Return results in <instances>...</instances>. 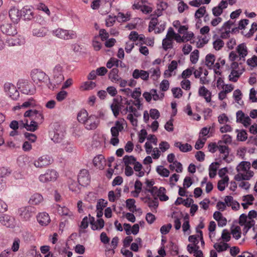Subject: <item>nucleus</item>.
<instances>
[{"mask_svg":"<svg viewBox=\"0 0 257 257\" xmlns=\"http://www.w3.org/2000/svg\"><path fill=\"white\" fill-rule=\"evenodd\" d=\"M23 16L25 20H30L33 18L32 9L28 6L24 7L21 10V16Z\"/></svg>","mask_w":257,"mask_h":257,"instance_id":"nucleus-19","label":"nucleus"},{"mask_svg":"<svg viewBox=\"0 0 257 257\" xmlns=\"http://www.w3.org/2000/svg\"><path fill=\"white\" fill-rule=\"evenodd\" d=\"M172 227V225L171 223L163 225L160 228V232L162 234H166L170 231Z\"/></svg>","mask_w":257,"mask_h":257,"instance_id":"nucleus-51","label":"nucleus"},{"mask_svg":"<svg viewBox=\"0 0 257 257\" xmlns=\"http://www.w3.org/2000/svg\"><path fill=\"white\" fill-rule=\"evenodd\" d=\"M104 162V157L102 155H99L95 157L93 160L94 165L101 169L103 168V164Z\"/></svg>","mask_w":257,"mask_h":257,"instance_id":"nucleus-26","label":"nucleus"},{"mask_svg":"<svg viewBox=\"0 0 257 257\" xmlns=\"http://www.w3.org/2000/svg\"><path fill=\"white\" fill-rule=\"evenodd\" d=\"M229 181V177L226 176H225L222 179L219 180L217 184V188L220 191H222L225 189V184L227 183Z\"/></svg>","mask_w":257,"mask_h":257,"instance_id":"nucleus-35","label":"nucleus"},{"mask_svg":"<svg viewBox=\"0 0 257 257\" xmlns=\"http://www.w3.org/2000/svg\"><path fill=\"white\" fill-rule=\"evenodd\" d=\"M156 171L160 176L164 177H168L170 174L169 171L161 165L157 167Z\"/></svg>","mask_w":257,"mask_h":257,"instance_id":"nucleus-34","label":"nucleus"},{"mask_svg":"<svg viewBox=\"0 0 257 257\" xmlns=\"http://www.w3.org/2000/svg\"><path fill=\"white\" fill-rule=\"evenodd\" d=\"M163 48L165 50H167L169 48L172 47V43L171 41L168 40V39L165 38L162 41Z\"/></svg>","mask_w":257,"mask_h":257,"instance_id":"nucleus-48","label":"nucleus"},{"mask_svg":"<svg viewBox=\"0 0 257 257\" xmlns=\"http://www.w3.org/2000/svg\"><path fill=\"white\" fill-rule=\"evenodd\" d=\"M198 94L199 96L204 97L207 102L211 101V92L204 86L200 87L198 90Z\"/></svg>","mask_w":257,"mask_h":257,"instance_id":"nucleus-17","label":"nucleus"},{"mask_svg":"<svg viewBox=\"0 0 257 257\" xmlns=\"http://www.w3.org/2000/svg\"><path fill=\"white\" fill-rule=\"evenodd\" d=\"M221 142V144H225L226 145L228 144H231L232 142L231 137L228 135H224L223 136L222 140L219 141Z\"/></svg>","mask_w":257,"mask_h":257,"instance_id":"nucleus-56","label":"nucleus"},{"mask_svg":"<svg viewBox=\"0 0 257 257\" xmlns=\"http://www.w3.org/2000/svg\"><path fill=\"white\" fill-rule=\"evenodd\" d=\"M188 9L189 7L183 1H181L178 4V10L180 13H182L185 10Z\"/></svg>","mask_w":257,"mask_h":257,"instance_id":"nucleus-50","label":"nucleus"},{"mask_svg":"<svg viewBox=\"0 0 257 257\" xmlns=\"http://www.w3.org/2000/svg\"><path fill=\"white\" fill-rule=\"evenodd\" d=\"M61 149L69 153H72L75 152L76 147L74 145L67 141H64L60 145Z\"/></svg>","mask_w":257,"mask_h":257,"instance_id":"nucleus-18","label":"nucleus"},{"mask_svg":"<svg viewBox=\"0 0 257 257\" xmlns=\"http://www.w3.org/2000/svg\"><path fill=\"white\" fill-rule=\"evenodd\" d=\"M32 119L38 122V123H41L44 119V116L41 111H38L37 114L35 115L34 118H32Z\"/></svg>","mask_w":257,"mask_h":257,"instance_id":"nucleus-46","label":"nucleus"},{"mask_svg":"<svg viewBox=\"0 0 257 257\" xmlns=\"http://www.w3.org/2000/svg\"><path fill=\"white\" fill-rule=\"evenodd\" d=\"M78 182L73 180H70L68 182L69 189L72 192H78L80 191V188Z\"/></svg>","mask_w":257,"mask_h":257,"instance_id":"nucleus-31","label":"nucleus"},{"mask_svg":"<svg viewBox=\"0 0 257 257\" xmlns=\"http://www.w3.org/2000/svg\"><path fill=\"white\" fill-rule=\"evenodd\" d=\"M174 146L178 148L182 152H187L191 151L192 149V146L188 143L183 144L181 142H177L174 144Z\"/></svg>","mask_w":257,"mask_h":257,"instance_id":"nucleus-24","label":"nucleus"},{"mask_svg":"<svg viewBox=\"0 0 257 257\" xmlns=\"http://www.w3.org/2000/svg\"><path fill=\"white\" fill-rule=\"evenodd\" d=\"M64 80L63 67L60 64H57L53 69L52 82L49 80L50 86H48V87L50 88L52 86L54 89L57 85L60 84Z\"/></svg>","mask_w":257,"mask_h":257,"instance_id":"nucleus-2","label":"nucleus"},{"mask_svg":"<svg viewBox=\"0 0 257 257\" xmlns=\"http://www.w3.org/2000/svg\"><path fill=\"white\" fill-rule=\"evenodd\" d=\"M172 92L175 98H179L182 96V91L179 87H175L172 89Z\"/></svg>","mask_w":257,"mask_h":257,"instance_id":"nucleus-47","label":"nucleus"},{"mask_svg":"<svg viewBox=\"0 0 257 257\" xmlns=\"http://www.w3.org/2000/svg\"><path fill=\"white\" fill-rule=\"evenodd\" d=\"M6 92L13 100H17L19 97V92L14 85L11 83H6L4 85Z\"/></svg>","mask_w":257,"mask_h":257,"instance_id":"nucleus-10","label":"nucleus"},{"mask_svg":"<svg viewBox=\"0 0 257 257\" xmlns=\"http://www.w3.org/2000/svg\"><path fill=\"white\" fill-rule=\"evenodd\" d=\"M53 35L63 40H69L75 39L77 35L75 32L73 30H67L58 28L52 32Z\"/></svg>","mask_w":257,"mask_h":257,"instance_id":"nucleus-4","label":"nucleus"},{"mask_svg":"<svg viewBox=\"0 0 257 257\" xmlns=\"http://www.w3.org/2000/svg\"><path fill=\"white\" fill-rule=\"evenodd\" d=\"M19 88L21 91L25 94L33 95L36 92V88L34 85L29 83L27 80H20L18 82Z\"/></svg>","mask_w":257,"mask_h":257,"instance_id":"nucleus-5","label":"nucleus"},{"mask_svg":"<svg viewBox=\"0 0 257 257\" xmlns=\"http://www.w3.org/2000/svg\"><path fill=\"white\" fill-rule=\"evenodd\" d=\"M230 89H225L224 90L221 91L218 94V98L220 100H223L226 97V94L231 92L233 89V87H230Z\"/></svg>","mask_w":257,"mask_h":257,"instance_id":"nucleus-53","label":"nucleus"},{"mask_svg":"<svg viewBox=\"0 0 257 257\" xmlns=\"http://www.w3.org/2000/svg\"><path fill=\"white\" fill-rule=\"evenodd\" d=\"M11 173V170L5 167L0 168V178L9 176Z\"/></svg>","mask_w":257,"mask_h":257,"instance_id":"nucleus-60","label":"nucleus"},{"mask_svg":"<svg viewBox=\"0 0 257 257\" xmlns=\"http://www.w3.org/2000/svg\"><path fill=\"white\" fill-rule=\"evenodd\" d=\"M90 181L88 171L86 169L81 170L78 175V182L79 185L86 186Z\"/></svg>","mask_w":257,"mask_h":257,"instance_id":"nucleus-11","label":"nucleus"},{"mask_svg":"<svg viewBox=\"0 0 257 257\" xmlns=\"http://www.w3.org/2000/svg\"><path fill=\"white\" fill-rule=\"evenodd\" d=\"M37 212L36 208L32 206L22 207L18 210L20 218L23 221H28Z\"/></svg>","mask_w":257,"mask_h":257,"instance_id":"nucleus-3","label":"nucleus"},{"mask_svg":"<svg viewBox=\"0 0 257 257\" xmlns=\"http://www.w3.org/2000/svg\"><path fill=\"white\" fill-rule=\"evenodd\" d=\"M231 234L236 239H238L241 237V229L239 226H235L231 230Z\"/></svg>","mask_w":257,"mask_h":257,"instance_id":"nucleus-41","label":"nucleus"},{"mask_svg":"<svg viewBox=\"0 0 257 257\" xmlns=\"http://www.w3.org/2000/svg\"><path fill=\"white\" fill-rule=\"evenodd\" d=\"M250 165L251 164L249 162L242 161L236 167V169L237 172L240 171L246 172L248 171H250Z\"/></svg>","mask_w":257,"mask_h":257,"instance_id":"nucleus-22","label":"nucleus"},{"mask_svg":"<svg viewBox=\"0 0 257 257\" xmlns=\"http://www.w3.org/2000/svg\"><path fill=\"white\" fill-rule=\"evenodd\" d=\"M31 75L32 80L36 84L44 82L47 79L49 80L48 76L45 73L38 69L33 70L31 72Z\"/></svg>","mask_w":257,"mask_h":257,"instance_id":"nucleus-7","label":"nucleus"},{"mask_svg":"<svg viewBox=\"0 0 257 257\" xmlns=\"http://www.w3.org/2000/svg\"><path fill=\"white\" fill-rule=\"evenodd\" d=\"M58 212L61 215H68L69 210L66 207H61L59 206L58 209Z\"/></svg>","mask_w":257,"mask_h":257,"instance_id":"nucleus-64","label":"nucleus"},{"mask_svg":"<svg viewBox=\"0 0 257 257\" xmlns=\"http://www.w3.org/2000/svg\"><path fill=\"white\" fill-rule=\"evenodd\" d=\"M220 153L221 154H225L227 153V154H229V149L228 147L224 144H221V142H218V149H217Z\"/></svg>","mask_w":257,"mask_h":257,"instance_id":"nucleus-38","label":"nucleus"},{"mask_svg":"<svg viewBox=\"0 0 257 257\" xmlns=\"http://www.w3.org/2000/svg\"><path fill=\"white\" fill-rule=\"evenodd\" d=\"M151 117L154 119H157L160 117V112L157 109H151L150 110Z\"/></svg>","mask_w":257,"mask_h":257,"instance_id":"nucleus-57","label":"nucleus"},{"mask_svg":"<svg viewBox=\"0 0 257 257\" xmlns=\"http://www.w3.org/2000/svg\"><path fill=\"white\" fill-rule=\"evenodd\" d=\"M107 204V202L103 199H99L96 204V209H101L103 210Z\"/></svg>","mask_w":257,"mask_h":257,"instance_id":"nucleus-59","label":"nucleus"},{"mask_svg":"<svg viewBox=\"0 0 257 257\" xmlns=\"http://www.w3.org/2000/svg\"><path fill=\"white\" fill-rule=\"evenodd\" d=\"M147 198L148 199V201H146L145 202L148 203V206L151 208L152 211L156 212L159 205L157 198L155 197L154 200H152L150 197H147Z\"/></svg>","mask_w":257,"mask_h":257,"instance_id":"nucleus-25","label":"nucleus"},{"mask_svg":"<svg viewBox=\"0 0 257 257\" xmlns=\"http://www.w3.org/2000/svg\"><path fill=\"white\" fill-rule=\"evenodd\" d=\"M31 28L32 29V32L34 36L38 37H43L45 36L48 31L47 28L41 27L37 23H33L31 25Z\"/></svg>","mask_w":257,"mask_h":257,"instance_id":"nucleus-9","label":"nucleus"},{"mask_svg":"<svg viewBox=\"0 0 257 257\" xmlns=\"http://www.w3.org/2000/svg\"><path fill=\"white\" fill-rule=\"evenodd\" d=\"M149 74H151V77L154 80H157L158 78L160 76V70L159 68L156 69L151 68L149 71Z\"/></svg>","mask_w":257,"mask_h":257,"instance_id":"nucleus-37","label":"nucleus"},{"mask_svg":"<svg viewBox=\"0 0 257 257\" xmlns=\"http://www.w3.org/2000/svg\"><path fill=\"white\" fill-rule=\"evenodd\" d=\"M99 123V120L95 115H90L84 123L87 130H91L95 129Z\"/></svg>","mask_w":257,"mask_h":257,"instance_id":"nucleus-12","label":"nucleus"},{"mask_svg":"<svg viewBox=\"0 0 257 257\" xmlns=\"http://www.w3.org/2000/svg\"><path fill=\"white\" fill-rule=\"evenodd\" d=\"M136 201L134 199H128L126 200V206L131 212H134V208L136 207L135 205Z\"/></svg>","mask_w":257,"mask_h":257,"instance_id":"nucleus-40","label":"nucleus"},{"mask_svg":"<svg viewBox=\"0 0 257 257\" xmlns=\"http://www.w3.org/2000/svg\"><path fill=\"white\" fill-rule=\"evenodd\" d=\"M199 58V51L195 50L190 55V61L193 64H196Z\"/></svg>","mask_w":257,"mask_h":257,"instance_id":"nucleus-43","label":"nucleus"},{"mask_svg":"<svg viewBox=\"0 0 257 257\" xmlns=\"http://www.w3.org/2000/svg\"><path fill=\"white\" fill-rule=\"evenodd\" d=\"M206 13V8L203 6L198 9L195 13V17L197 19L202 17Z\"/></svg>","mask_w":257,"mask_h":257,"instance_id":"nucleus-44","label":"nucleus"},{"mask_svg":"<svg viewBox=\"0 0 257 257\" xmlns=\"http://www.w3.org/2000/svg\"><path fill=\"white\" fill-rule=\"evenodd\" d=\"M1 30L7 35L14 36L17 34L16 26L12 24H4L1 26Z\"/></svg>","mask_w":257,"mask_h":257,"instance_id":"nucleus-13","label":"nucleus"},{"mask_svg":"<svg viewBox=\"0 0 257 257\" xmlns=\"http://www.w3.org/2000/svg\"><path fill=\"white\" fill-rule=\"evenodd\" d=\"M215 61V56L213 54H207L205 57L206 65L208 67L212 66Z\"/></svg>","mask_w":257,"mask_h":257,"instance_id":"nucleus-39","label":"nucleus"},{"mask_svg":"<svg viewBox=\"0 0 257 257\" xmlns=\"http://www.w3.org/2000/svg\"><path fill=\"white\" fill-rule=\"evenodd\" d=\"M31 121L30 123L29 124L28 120L26 119L25 124H24V127H25L27 131L30 132H35L38 129V122L31 119Z\"/></svg>","mask_w":257,"mask_h":257,"instance_id":"nucleus-21","label":"nucleus"},{"mask_svg":"<svg viewBox=\"0 0 257 257\" xmlns=\"http://www.w3.org/2000/svg\"><path fill=\"white\" fill-rule=\"evenodd\" d=\"M88 117L89 116L87 111L85 109H83L80 111V112L78 113L77 119L80 122L83 123L84 124Z\"/></svg>","mask_w":257,"mask_h":257,"instance_id":"nucleus-30","label":"nucleus"},{"mask_svg":"<svg viewBox=\"0 0 257 257\" xmlns=\"http://www.w3.org/2000/svg\"><path fill=\"white\" fill-rule=\"evenodd\" d=\"M141 95V88L140 87L136 88L135 90L131 93L130 95L135 99L140 98Z\"/></svg>","mask_w":257,"mask_h":257,"instance_id":"nucleus-52","label":"nucleus"},{"mask_svg":"<svg viewBox=\"0 0 257 257\" xmlns=\"http://www.w3.org/2000/svg\"><path fill=\"white\" fill-rule=\"evenodd\" d=\"M247 64L252 67L257 66V56L254 55L251 58L247 59Z\"/></svg>","mask_w":257,"mask_h":257,"instance_id":"nucleus-61","label":"nucleus"},{"mask_svg":"<svg viewBox=\"0 0 257 257\" xmlns=\"http://www.w3.org/2000/svg\"><path fill=\"white\" fill-rule=\"evenodd\" d=\"M36 105V103L33 99H29L28 101L24 102L21 105L16 106L14 107L15 110H17L21 107L28 108L33 107Z\"/></svg>","mask_w":257,"mask_h":257,"instance_id":"nucleus-29","label":"nucleus"},{"mask_svg":"<svg viewBox=\"0 0 257 257\" xmlns=\"http://www.w3.org/2000/svg\"><path fill=\"white\" fill-rule=\"evenodd\" d=\"M193 69L194 68H192L191 69L188 68L184 70L182 73L181 77L184 79L189 77L192 74Z\"/></svg>","mask_w":257,"mask_h":257,"instance_id":"nucleus-62","label":"nucleus"},{"mask_svg":"<svg viewBox=\"0 0 257 257\" xmlns=\"http://www.w3.org/2000/svg\"><path fill=\"white\" fill-rule=\"evenodd\" d=\"M9 14L10 18L14 22H16L20 19L21 11H19L18 9L15 7L11 8L9 10Z\"/></svg>","mask_w":257,"mask_h":257,"instance_id":"nucleus-20","label":"nucleus"},{"mask_svg":"<svg viewBox=\"0 0 257 257\" xmlns=\"http://www.w3.org/2000/svg\"><path fill=\"white\" fill-rule=\"evenodd\" d=\"M53 162L52 158L47 155H43L39 157L34 162V165L36 168L46 167Z\"/></svg>","mask_w":257,"mask_h":257,"instance_id":"nucleus-8","label":"nucleus"},{"mask_svg":"<svg viewBox=\"0 0 257 257\" xmlns=\"http://www.w3.org/2000/svg\"><path fill=\"white\" fill-rule=\"evenodd\" d=\"M43 198L42 196L38 193L33 194L30 198L29 202L33 205H37L42 201Z\"/></svg>","mask_w":257,"mask_h":257,"instance_id":"nucleus-28","label":"nucleus"},{"mask_svg":"<svg viewBox=\"0 0 257 257\" xmlns=\"http://www.w3.org/2000/svg\"><path fill=\"white\" fill-rule=\"evenodd\" d=\"M57 177L58 173L55 170L48 169L44 174L39 176V180L42 183H47L55 181Z\"/></svg>","mask_w":257,"mask_h":257,"instance_id":"nucleus-6","label":"nucleus"},{"mask_svg":"<svg viewBox=\"0 0 257 257\" xmlns=\"http://www.w3.org/2000/svg\"><path fill=\"white\" fill-rule=\"evenodd\" d=\"M38 111L36 109H29L25 112L24 116L25 117H30V119H32V118H34L35 115L37 114Z\"/></svg>","mask_w":257,"mask_h":257,"instance_id":"nucleus-55","label":"nucleus"},{"mask_svg":"<svg viewBox=\"0 0 257 257\" xmlns=\"http://www.w3.org/2000/svg\"><path fill=\"white\" fill-rule=\"evenodd\" d=\"M15 219L12 216L8 214H1L0 215V222L4 225L7 227L13 228L15 226L14 223Z\"/></svg>","mask_w":257,"mask_h":257,"instance_id":"nucleus-14","label":"nucleus"},{"mask_svg":"<svg viewBox=\"0 0 257 257\" xmlns=\"http://www.w3.org/2000/svg\"><path fill=\"white\" fill-rule=\"evenodd\" d=\"M224 42L220 39L216 40L213 43V48L216 50H220L224 46Z\"/></svg>","mask_w":257,"mask_h":257,"instance_id":"nucleus-42","label":"nucleus"},{"mask_svg":"<svg viewBox=\"0 0 257 257\" xmlns=\"http://www.w3.org/2000/svg\"><path fill=\"white\" fill-rule=\"evenodd\" d=\"M242 72H239L236 70H232L230 74L229 75V80L233 82H236L240 76Z\"/></svg>","mask_w":257,"mask_h":257,"instance_id":"nucleus-32","label":"nucleus"},{"mask_svg":"<svg viewBox=\"0 0 257 257\" xmlns=\"http://www.w3.org/2000/svg\"><path fill=\"white\" fill-rule=\"evenodd\" d=\"M123 162L125 166H130V165H134L136 162V159L133 156L126 155L123 158Z\"/></svg>","mask_w":257,"mask_h":257,"instance_id":"nucleus-33","label":"nucleus"},{"mask_svg":"<svg viewBox=\"0 0 257 257\" xmlns=\"http://www.w3.org/2000/svg\"><path fill=\"white\" fill-rule=\"evenodd\" d=\"M116 19L119 22H125L130 20L128 17L126 16L124 14L120 12L118 13Z\"/></svg>","mask_w":257,"mask_h":257,"instance_id":"nucleus-58","label":"nucleus"},{"mask_svg":"<svg viewBox=\"0 0 257 257\" xmlns=\"http://www.w3.org/2000/svg\"><path fill=\"white\" fill-rule=\"evenodd\" d=\"M206 140V138H203L202 140L200 139H199L196 142V144L195 145V148L196 150H200V149H202L204 146V145L205 143Z\"/></svg>","mask_w":257,"mask_h":257,"instance_id":"nucleus-54","label":"nucleus"},{"mask_svg":"<svg viewBox=\"0 0 257 257\" xmlns=\"http://www.w3.org/2000/svg\"><path fill=\"white\" fill-rule=\"evenodd\" d=\"M68 95V93L65 90L60 91L56 95V99L58 101L64 100Z\"/></svg>","mask_w":257,"mask_h":257,"instance_id":"nucleus-45","label":"nucleus"},{"mask_svg":"<svg viewBox=\"0 0 257 257\" xmlns=\"http://www.w3.org/2000/svg\"><path fill=\"white\" fill-rule=\"evenodd\" d=\"M169 87V82L168 80L164 79L160 83V89L162 91H167Z\"/></svg>","mask_w":257,"mask_h":257,"instance_id":"nucleus-63","label":"nucleus"},{"mask_svg":"<svg viewBox=\"0 0 257 257\" xmlns=\"http://www.w3.org/2000/svg\"><path fill=\"white\" fill-rule=\"evenodd\" d=\"M213 247L218 252H220L227 250L229 247V246L227 243L223 242L222 244L216 243L213 245Z\"/></svg>","mask_w":257,"mask_h":257,"instance_id":"nucleus-36","label":"nucleus"},{"mask_svg":"<svg viewBox=\"0 0 257 257\" xmlns=\"http://www.w3.org/2000/svg\"><path fill=\"white\" fill-rule=\"evenodd\" d=\"M113 101L115 102L116 103L115 104H112L110 106V107L114 116L117 117L119 114L121 105L119 104V102L116 98L113 99Z\"/></svg>","mask_w":257,"mask_h":257,"instance_id":"nucleus-27","label":"nucleus"},{"mask_svg":"<svg viewBox=\"0 0 257 257\" xmlns=\"http://www.w3.org/2000/svg\"><path fill=\"white\" fill-rule=\"evenodd\" d=\"M118 69L117 68H113L109 72L108 77L112 82L116 83L120 80V77L118 75Z\"/></svg>","mask_w":257,"mask_h":257,"instance_id":"nucleus-23","label":"nucleus"},{"mask_svg":"<svg viewBox=\"0 0 257 257\" xmlns=\"http://www.w3.org/2000/svg\"><path fill=\"white\" fill-rule=\"evenodd\" d=\"M236 52L231 51L229 55V60L233 61L235 60L242 61L244 62L245 57L248 54L247 48L245 43H243L240 44L236 48Z\"/></svg>","mask_w":257,"mask_h":257,"instance_id":"nucleus-1","label":"nucleus"},{"mask_svg":"<svg viewBox=\"0 0 257 257\" xmlns=\"http://www.w3.org/2000/svg\"><path fill=\"white\" fill-rule=\"evenodd\" d=\"M38 222L42 226H46L48 224L50 221V218L49 214L46 212L39 213L37 216Z\"/></svg>","mask_w":257,"mask_h":257,"instance_id":"nucleus-16","label":"nucleus"},{"mask_svg":"<svg viewBox=\"0 0 257 257\" xmlns=\"http://www.w3.org/2000/svg\"><path fill=\"white\" fill-rule=\"evenodd\" d=\"M148 135V133L147 132V131L145 129H142L141 131L140 134H139V142L140 143H143Z\"/></svg>","mask_w":257,"mask_h":257,"instance_id":"nucleus-49","label":"nucleus"},{"mask_svg":"<svg viewBox=\"0 0 257 257\" xmlns=\"http://www.w3.org/2000/svg\"><path fill=\"white\" fill-rule=\"evenodd\" d=\"M132 76L134 79H137L140 78L144 81H147L149 77V73L143 70L136 69L133 72Z\"/></svg>","mask_w":257,"mask_h":257,"instance_id":"nucleus-15","label":"nucleus"}]
</instances>
